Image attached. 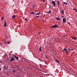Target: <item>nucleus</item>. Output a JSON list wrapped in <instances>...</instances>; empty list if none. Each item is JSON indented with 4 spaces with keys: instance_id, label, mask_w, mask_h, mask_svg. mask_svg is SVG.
Listing matches in <instances>:
<instances>
[{
    "instance_id": "49530a36",
    "label": "nucleus",
    "mask_w": 77,
    "mask_h": 77,
    "mask_svg": "<svg viewBox=\"0 0 77 77\" xmlns=\"http://www.w3.org/2000/svg\"><path fill=\"white\" fill-rule=\"evenodd\" d=\"M35 8V7H34V8Z\"/></svg>"
},
{
    "instance_id": "473e14b6",
    "label": "nucleus",
    "mask_w": 77,
    "mask_h": 77,
    "mask_svg": "<svg viewBox=\"0 0 77 77\" xmlns=\"http://www.w3.org/2000/svg\"><path fill=\"white\" fill-rule=\"evenodd\" d=\"M68 50H70V48H69L68 49Z\"/></svg>"
},
{
    "instance_id": "6e6552de",
    "label": "nucleus",
    "mask_w": 77,
    "mask_h": 77,
    "mask_svg": "<svg viewBox=\"0 0 77 77\" xmlns=\"http://www.w3.org/2000/svg\"><path fill=\"white\" fill-rule=\"evenodd\" d=\"M55 18H56V19L57 20H59V21H60V18H59L58 17H56Z\"/></svg>"
},
{
    "instance_id": "9b49d317",
    "label": "nucleus",
    "mask_w": 77,
    "mask_h": 77,
    "mask_svg": "<svg viewBox=\"0 0 77 77\" xmlns=\"http://www.w3.org/2000/svg\"><path fill=\"white\" fill-rule=\"evenodd\" d=\"M30 14H35V12H32L31 13H30Z\"/></svg>"
},
{
    "instance_id": "79ce46f5",
    "label": "nucleus",
    "mask_w": 77,
    "mask_h": 77,
    "mask_svg": "<svg viewBox=\"0 0 77 77\" xmlns=\"http://www.w3.org/2000/svg\"><path fill=\"white\" fill-rule=\"evenodd\" d=\"M50 7H51V6H50Z\"/></svg>"
},
{
    "instance_id": "58836bf2",
    "label": "nucleus",
    "mask_w": 77,
    "mask_h": 77,
    "mask_svg": "<svg viewBox=\"0 0 77 77\" xmlns=\"http://www.w3.org/2000/svg\"><path fill=\"white\" fill-rule=\"evenodd\" d=\"M17 68H19V67H18V66H17Z\"/></svg>"
},
{
    "instance_id": "de8ad7c7",
    "label": "nucleus",
    "mask_w": 77,
    "mask_h": 77,
    "mask_svg": "<svg viewBox=\"0 0 77 77\" xmlns=\"http://www.w3.org/2000/svg\"><path fill=\"white\" fill-rule=\"evenodd\" d=\"M15 68H16L15 67Z\"/></svg>"
},
{
    "instance_id": "4468645a",
    "label": "nucleus",
    "mask_w": 77,
    "mask_h": 77,
    "mask_svg": "<svg viewBox=\"0 0 77 77\" xmlns=\"http://www.w3.org/2000/svg\"><path fill=\"white\" fill-rule=\"evenodd\" d=\"M40 15V12H39L38 13H37L35 14V15Z\"/></svg>"
},
{
    "instance_id": "c756f323",
    "label": "nucleus",
    "mask_w": 77,
    "mask_h": 77,
    "mask_svg": "<svg viewBox=\"0 0 77 77\" xmlns=\"http://www.w3.org/2000/svg\"><path fill=\"white\" fill-rule=\"evenodd\" d=\"M32 6H36V5H33Z\"/></svg>"
},
{
    "instance_id": "dca6fc26",
    "label": "nucleus",
    "mask_w": 77,
    "mask_h": 77,
    "mask_svg": "<svg viewBox=\"0 0 77 77\" xmlns=\"http://www.w3.org/2000/svg\"><path fill=\"white\" fill-rule=\"evenodd\" d=\"M66 52L67 54H69V53H68V51H67V50L66 51Z\"/></svg>"
},
{
    "instance_id": "6ab92c4d",
    "label": "nucleus",
    "mask_w": 77,
    "mask_h": 77,
    "mask_svg": "<svg viewBox=\"0 0 77 77\" xmlns=\"http://www.w3.org/2000/svg\"><path fill=\"white\" fill-rule=\"evenodd\" d=\"M15 18V16H13L12 17V18H13V19H14V18Z\"/></svg>"
},
{
    "instance_id": "9d476101",
    "label": "nucleus",
    "mask_w": 77,
    "mask_h": 77,
    "mask_svg": "<svg viewBox=\"0 0 77 77\" xmlns=\"http://www.w3.org/2000/svg\"><path fill=\"white\" fill-rule=\"evenodd\" d=\"M58 4V5L59 6V5H60V4H59V1H57V3Z\"/></svg>"
},
{
    "instance_id": "72a5a7b5",
    "label": "nucleus",
    "mask_w": 77,
    "mask_h": 77,
    "mask_svg": "<svg viewBox=\"0 0 77 77\" xmlns=\"http://www.w3.org/2000/svg\"><path fill=\"white\" fill-rule=\"evenodd\" d=\"M45 17V15H44L43 16V17Z\"/></svg>"
},
{
    "instance_id": "cd10ccee",
    "label": "nucleus",
    "mask_w": 77,
    "mask_h": 77,
    "mask_svg": "<svg viewBox=\"0 0 77 77\" xmlns=\"http://www.w3.org/2000/svg\"><path fill=\"white\" fill-rule=\"evenodd\" d=\"M4 43H5V44H6V42H5Z\"/></svg>"
},
{
    "instance_id": "c03bdc74",
    "label": "nucleus",
    "mask_w": 77,
    "mask_h": 77,
    "mask_svg": "<svg viewBox=\"0 0 77 77\" xmlns=\"http://www.w3.org/2000/svg\"><path fill=\"white\" fill-rule=\"evenodd\" d=\"M9 55H10V54H9Z\"/></svg>"
},
{
    "instance_id": "f3484780",
    "label": "nucleus",
    "mask_w": 77,
    "mask_h": 77,
    "mask_svg": "<svg viewBox=\"0 0 77 77\" xmlns=\"http://www.w3.org/2000/svg\"><path fill=\"white\" fill-rule=\"evenodd\" d=\"M63 3L65 4V5H67L68 4V3H66L65 2H64Z\"/></svg>"
},
{
    "instance_id": "20e7f679",
    "label": "nucleus",
    "mask_w": 77,
    "mask_h": 77,
    "mask_svg": "<svg viewBox=\"0 0 77 77\" xmlns=\"http://www.w3.org/2000/svg\"><path fill=\"white\" fill-rule=\"evenodd\" d=\"M63 23H65V22H66V19L63 18Z\"/></svg>"
},
{
    "instance_id": "412c9836",
    "label": "nucleus",
    "mask_w": 77,
    "mask_h": 77,
    "mask_svg": "<svg viewBox=\"0 0 77 77\" xmlns=\"http://www.w3.org/2000/svg\"><path fill=\"white\" fill-rule=\"evenodd\" d=\"M55 61H56V62H57L58 63H59V61H58V60L56 59L55 60Z\"/></svg>"
},
{
    "instance_id": "7c9ffc66",
    "label": "nucleus",
    "mask_w": 77,
    "mask_h": 77,
    "mask_svg": "<svg viewBox=\"0 0 77 77\" xmlns=\"http://www.w3.org/2000/svg\"><path fill=\"white\" fill-rule=\"evenodd\" d=\"M42 2H44L45 0H42Z\"/></svg>"
},
{
    "instance_id": "c9c22d12",
    "label": "nucleus",
    "mask_w": 77,
    "mask_h": 77,
    "mask_svg": "<svg viewBox=\"0 0 77 77\" xmlns=\"http://www.w3.org/2000/svg\"><path fill=\"white\" fill-rule=\"evenodd\" d=\"M62 18H63V16H62Z\"/></svg>"
},
{
    "instance_id": "393cba45",
    "label": "nucleus",
    "mask_w": 77,
    "mask_h": 77,
    "mask_svg": "<svg viewBox=\"0 0 77 77\" xmlns=\"http://www.w3.org/2000/svg\"><path fill=\"white\" fill-rule=\"evenodd\" d=\"M25 21H27V19H25Z\"/></svg>"
},
{
    "instance_id": "ea45409f",
    "label": "nucleus",
    "mask_w": 77,
    "mask_h": 77,
    "mask_svg": "<svg viewBox=\"0 0 77 77\" xmlns=\"http://www.w3.org/2000/svg\"><path fill=\"white\" fill-rule=\"evenodd\" d=\"M14 0H13V2H14Z\"/></svg>"
},
{
    "instance_id": "2eb2a0df",
    "label": "nucleus",
    "mask_w": 77,
    "mask_h": 77,
    "mask_svg": "<svg viewBox=\"0 0 77 77\" xmlns=\"http://www.w3.org/2000/svg\"><path fill=\"white\" fill-rule=\"evenodd\" d=\"M4 19V17H1V21H3V20Z\"/></svg>"
},
{
    "instance_id": "aec40b11",
    "label": "nucleus",
    "mask_w": 77,
    "mask_h": 77,
    "mask_svg": "<svg viewBox=\"0 0 77 77\" xmlns=\"http://www.w3.org/2000/svg\"><path fill=\"white\" fill-rule=\"evenodd\" d=\"M63 50H64V51H67V50H66V49H65V48H64L63 49Z\"/></svg>"
},
{
    "instance_id": "a18cd8bd",
    "label": "nucleus",
    "mask_w": 77,
    "mask_h": 77,
    "mask_svg": "<svg viewBox=\"0 0 77 77\" xmlns=\"http://www.w3.org/2000/svg\"><path fill=\"white\" fill-rule=\"evenodd\" d=\"M9 55H10V54H9Z\"/></svg>"
},
{
    "instance_id": "c85d7f7f",
    "label": "nucleus",
    "mask_w": 77,
    "mask_h": 77,
    "mask_svg": "<svg viewBox=\"0 0 77 77\" xmlns=\"http://www.w3.org/2000/svg\"><path fill=\"white\" fill-rule=\"evenodd\" d=\"M4 68L5 69H6V67H5V66H4Z\"/></svg>"
},
{
    "instance_id": "39448f33",
    "label": "nucleus",
    "mask_w": 77,
    "mask_h": 77,
    "mask_svg": "<svg viewBox=\"0 0 77 77\" xmlns=\"http://www.w3.org/2000/svg\"><path fill=\"white\" fill-rule=\"evenodd\" d=\"M7 25V24L6 23V20H5L4 22V27H6Z\"/></svg>"
},
{
    "instance_id": "37998d69",
    "label": "nucleus",
    "mask_w": 77,
    "mask_h": 77,
    "mask_svg": "<svg viewBox=\"0 0 77 77\" xmlns=\"http://www.w3.org/2000/svg\"><path fill=\"white\" fill-rule=\"evenodd\" d=\"M72 50H73V49H72Z\"/></svg>"
},
{
    "instance_id": "423d86ee",
    "label": "nucleus",
    "mask_w": 77,
    "mask_h": 77,
    "mask_svg": "<svg viewBox=\"0 0 77 77\" xmlns=\"http://www.w3.org/2000/svg\"><path fill=\"white\" fill-rule=\"evenodd\" d=\"M71 38L74 40H77L76 37H71Z\"/></svg>"
},
{
    "instance_id": "f704fd0d",
    "label": "nucleus",
    "mask_w": 77,
    "mask_h": 77,
    "mask_svg": "<svg viewBox=\"0 0 77 77\" xmlns=\"http://www.w3.org/2000/svg\"><path fill=\"white\" fill-rule=\"evenodd\" d=\"M0 44H1V45L2 44V43H1V42L0 43Z\"/></svg>"
},
{
    "instance_id": "1a4fd4ad",
    "label": "nucleus",
    "mask_w": 77,
    "mask_h": 77,
    "mask_svg": "<svg viewBox=\"0 0 77 77\" xmlns=\"http://www.w3.org/2000/svg\"><path fill=\"white\" fill-rule=\"evenodd\" d=\"M61 13L63 14L64 15V10H63L62 11H61Z\"/></svg>"
},
{
    "instance_id": "f03ea898",
    "label": "nucleus",
    "mask_w": 77,
    "mask_h": 77,
    "mask_svg": "<svg viewBox=\"0 0 77 77\" xmlns=\"http://www.w3.org/2000/svg\"><path fill=\"white\" fill-rule=\"evenodd\" d=\"M53 28H55L56 27H59V26L57 24H55L52 26Z\"/></svg>"
},
{
    "instance_id": "5701e85b",
    "label": "nucleus",
    "mask_w": 77,
    "mask_h": 77,
    "mask_svg": "<svg viewBox=\"0 0 77 77\" xmlns=\"http://www.w3.org/2000/svg\"><path fill=\"white\" fill-rule=\"evenodd\" d=\"M67 24H69V26L70 25V23L69 22H68Z\"/></svg>"
},
{
    "instance_id": "a19ab883",
    "label": "nucleus",
    "mask_w": 77,
    "mask_h": 77,
    "mask_svg": "<svg viewBox=\"0 0 77 77\" xmlns=\"http://www.w3.org/2000/svg\"><path fill=\"white\" fill-rule=\"evenodd\" d=\"M15 77H17V76H16Z\"/></svg>"
},
{
    "instance_id": "bb28decb",
    "label": "nucleus",
    "mask_w": 77,
    "mask_h": 77,
    "mask_svg": "<svg viewBox=\"0 0 77 77\" xmlns=\"http://www.w3.org/2000/svg\"><path fill=\"white\" fill-rule=\"evenodd\" d=\"M13 72H15V70H13Z\"/></svg>"
},
{
    "instance_id": "f257e3e1",
    "label": "nucleus",
    "mask_w": 77,
    "mask_h": 77,
    "mask_svg": "<svg viewBox=\"0 0 77 77\" xmlns=\"http://www.w3.org/2000/svg\"><path fill=\"white\" fill-rule=\"evenodd\" d=\"M52 4L54 6H56V2H55V1H52Z\"/></svg>"
},
{
    "instance_id": "a878e982",
    "label": "nucleus",
    "mask_w": 77,
    "mask_h": 77,
    "mask_svg": "<svg viewBox=\"0 0 77 77\" xmlns=\"http://www.w3.org/2000/svg\"><path fill=\"white\" fill-rule=\"evenodd\" d=\"M63 51V53H65V51H63V50H62V51Z\"/></svg>"
},
{
    "instance_id": "7ed1b4c3",
    "label": "nucleus",
    "mask_w": 77,
    "mask_h": 77,
    "mask_svg": "<svg viewBox=\"0 0 77 77\" xmlns=\"http://www.w3.org/2000/svg\"><path fill=\"white\" fill-rule=\"evenodd\" d=\"M14 60H15V58L14 57H11L10 61H13Z\"/></svg>"
},
{
    "instance_id": "4be33fe9",
    "label": "nucleus",
    "mask_w": 77,
    "mask_h": 77,
    "mask_svg": "<svg viewBox=\"0 0 77 77\" xmlns=\"http://www.w3.org/2000/svg\"><path fill=\"white\" fill-rule=\"evenodd\" d=\"M7 44H10V42L8 41L7 42Z\"/></svg>"
},
{
    "instance_id": "b1692460",
    "label": "nucleus",
    "mask_w": 77,
    "mask_h": 77,
    "mask_svg": "<svg viewBox=\"0 0 77 77\" xmlns=\"http://www.w3.org/2000/svg\"><path fill=\"white\" fill-rule=\"evenodd\" d=\"M39 16H37L36 17V18H39Z\"/></svg>"
},
{
    "instance_id": "e433bc0d",
    "label": "nucleus",
    "mask_w": 77,
    "mask_h": 77,
    "mask_svg": "<svg viewBox=\"0 0 77 77\" xmlns=\"http://www.w3.org/2000/svg\"><path fill=\"white\" fill-rule=\"evenodd\" d=\"M6 38H8V37H6Z\"/></svg>"
},
{
    "instance_id": "a211bd4d",
    "label": "nucleus",
    "mask_w": 77,
    "mask_h": 77,
    "mask_svg": "<svg viewBox=\"0 0 77 77\" xmlns=\"http://www.w3.org/2000/svg\"><path fill=\"white\" fill-rule=\"evenodd\" d=\"M73 10H75V12H77V10L75 8H74L73 9Z\"/></svg>"
},
{
    "instance_id": "4c0bfd02",
    "label": "nucleus",
    "mask_w": 77,
    "mask_h": 77,
    "mask_svg": "<svg viewBox=\"0 0 77 77\" xmlns=\"http://www.w3.org/2000/svg\"><path fill=\"white\" fill-rule=\"evenodd\" d=\"M5 40H6V38H5Z\"/></svg>"
},
{
    "instance_id": "0eeeda50",
    "label": "nucleus",
    "mask_w": 77,
    "mask_h": 77,
    "mask_svg": "<svg viewBox=\"0 0 77 77\" xmlns=\"http://www.w3.org/2000/svg\"><path fill=\"white\" fill-rule=\"evenodd\" d=\"M14 57H15V58L17 59V60H18V57H17L16 56H15V55H13Z\"/></svg>"
},
{
    "instance_id": "f8f14e48",
    "label": "nucleus",
    "mask_w": 77,
    "mask_h": 77,
    "mask_svg": "<svg viewBox=\"0 0 77 77\" xmlns=\"http://www.w3.org/2000/svg\"><path fill=\"white\" fill-rule=\"evenodd\" d=\"M39 50L40 51H41V52H42V49H41V47H40Z\"/></svg>"
},
{
    "instance_id": "2f4dec72",
    "label": "nucleus",
    "mask_w": 77,
    "mask_h": 77,
    "mask_svg": "<svg viewBox=\"0 0 77 77\" xmlns=\"http://www.w3.org/2000/svg\"><path fill=\"white\" fill-rule=\"evenodd\" d=\"M41 32H39V33H38V34H40V33H41Z\"/></svg>"
},
{
    "instance_id": "ddd939ff",
    "label": "nucleus",
    "mask_w": 77,
    "mask_h": 77,
    "mask_svg": "<svg viewBox=\"0 0 77 77\" xmlns=\"http://www.w3.org/2000/svg\"><path fill=\"white\" fill-rule=\"evenodd\" d=\"M51 11H49V12L48 11V12H47V13H49V14H51Z\"/></svg>"
}]
</instances>
